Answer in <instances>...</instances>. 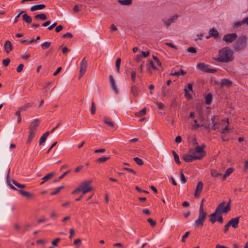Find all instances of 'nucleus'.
Segmentation results:
<instances>
[{
    "instance_id": "obj_1",
    "label": "nucleus",
    "mask_w": 248,
    "mask_h": 248,
    "mask_svg": "<svg viewBox=\"0 0 248 248\" xmlns=\"http://www.w3.org/2000/svg\"><path fill=\"white\" fill-rule=\"evenodd\" d=\"M233 51L228 47H224L218 51V57L214 58L216 61L221 62H229L233 59Z\"/></svg>"
},
{
    "instance_id": "obj_2",
    "label": "nucleus",
    "mask_w": 248,
    "mask_h": 248,
    "mask_svg": "<svg viewBox=\"0 0 248 248\" xmlns=\"http://www.w3.org/2000/svg\"><path fill=\"white\" fill-rule=\"evenodd\" d=\"M93 182L92 180L84 181L78 187L75 189L72 193L75 194L81 191L83 192V194H85L87 192L91 191L93 188L91 186V185L92 184Z\"/></svg>"
},
{
    "instance_id": "obj_3",
    "label": "nucleus",
    "mask_w": 248,
    "mask_h": 248,
    "mask_svg": "<svg viewBox=\"0 0 248 248\" xmlns=\"http://www.w3.org/2000/svg\"><path fill=\"white\" fill-rule=\"evenodd\" d=\"M247 37L245 35L239 37L236 42L233 44L234 50L237 52H239L245 49L247 45Z\"/></svg>"
},
{
    "instance_id": "obj_4",
    "label": "nucleus",
    "mask_w": 248,
    "mask_h": 248,
    "mask_svg": "<svg viewBox=\"0 0 248 248\" xmlns=\"http://www.w3.org/2000/svg\"><path fill=\"white\" fill-rule=\"evenodd\" d=\"M207 214L204 212L199 211V217L195 221V225L196 227L203 226L205 221Z\"/></svg>"
},
{
    "instance_id": "obj_5",
    "label": "nucleus",
    "mask_w": 248,
    "mask_h": 248,
    "mask_svg": "<svg viewBox=\"0 0 248 248\" xmlns=\"http://www.w3.org/2000/svg\"><path fill=\"white\" fill-rule=\"evenodd\" d=\"M179 16L178 15H174L173 16H171L170 18L166 19L163 18L162 21L163 23L164 26L168 28L169 26H170L173 23L175 22V21L178 18Z\"/></svg>"
},
{
    "instance_id": "obj_6",
    "label": "nucleus",
    "mask_w": 248,
    "mask_h": 248,
    "mask_svg": "<svg viewBox=\"0 0 248 248\" xmlns=\"http://www.w3.org/2000/svg\"><path fill=\"white\" fill-rule=\"evenodd\" d=\"M197 67L202 71L209 73H214L216 72L217 71L216 69L210 68L208 65H206L203 63H199L198 64Z\"/></svg>"
},
{
    "instance_id": "obj_7",
    "label": "nucleus",
    "mask_w": 248,
    "mask_h": 248,
    "mask_svg": "<svg viewBox=\"0 0 248 248\" xmlns=\"http://www.w3.org/2000/svg\"><path fill=\"white\" fill-rule=\"evenodd\" d=\"M221 205H218L216 208L214 213L210 215V222L214 224L217 220V216L220 215V209L221 208Z\"/></svg>"
},
{
    "instance_id": "obj_8",
    "label": "nucleus",
    "mask_w": 248,
    "mask_h": 248,
    "mask_svg": "<svg viewBox=\"0 0 248 248\" xmlns=\"http://www.w3.org/2000/svg\"><path fill=\"white\" fill-rule=\"evenodd\" d=\"M203 157V155H192L189 154L184 155L183 159L186 162H190L194 159H201Z\"/></svg>"
},
{
    "instance_id": "obj_9",
    "label": "nucleus",
    "mask_w": 248,
    "mask_h": 248,
    "mask_svg": "<svg viewBox=\"0 0 248 248\" xmlns=\"http://www.w3.org/2000/svg\"><path fill=\"white\" fill-rule=\"evenodd\" d=\"M237 37V35L235 33H229L225 35L222 40L227 43H231L233 42Z\"/></svg>"
},
{
    "instance_id": "obj_10",
    "label": "nucleus",
    "mask_w": 248,
    "mask_h": 248,
    "mask_svg": "<svg viewBox=\"0 0 248 248\" xmlns=\"http://www.w3.org/2000/svg\"><path fill=\"white\" fill-rule=\"evenodd\" d=\"M87 67V62L84 58L80 64V78L85 73Z\"/></svg>"
},
{
    "instance_id": "obj_11",
    "label": "nucleus",
    "mask_w": 248,
    "mask_h": 248,
    "mask_svg": "<svg viewBox=\"0 0 248 248\" xmlns=\"http://www.w3.org/2000/svg\"><path fill=\"white\" fill-rule=\"evenodd\" d=\"M39 122V119H34L29 125V129L30 131L35 133L37 130V127L38 126V123Z\"/></svg>"
},
{
    "instance_id": "obj_12",
    "label": "nucleus",
    "mask_w": 248,
    "mask_h": 248,
    "mask_svg": "<svg viewBox=\"0 0 248 248\" xmlns=\"http://www.w3.org/2000/svg\"><path fill=\"white\" fill-rule=\"evenodd\" d=\"M204 145L202 146H197L194 150L190 149L189 152L192 154H195L196 153L200 154V155H203V157L204 156L205 154L204 152Z\"/></svg>"
},
{
    "instance_id": "obj_13",
    "label": "nucleus",
    "mask_w": 248,
    "mask_h": 248,
    "mask_svg": "<svg viewBox=\"0 0 248 248\" xmlns=\"http://www.w3.org/2000/svg\"><path fill=\"white\" fill-rule=\"evenodd\" d=\"M202 189L203 183L202 182L199 181L198 183L194 194V195L196 197H199L200 196Z\"/></svg>"
},
{
    "instance_id": "obj_14",
    "label": "nucleus",
    "mask_w": 248,
    "mask_h": 248,
    "mask_svg": "<svg viewBox=\"0 0 248 248\" xmlns=\"http://www.w3.org/2000/svg\"><path fill=\"white\" fill-rule=\"evenodd\" d=\"M239 218V217H236L235 218H232L228 222V223L230 226H232L233 228H236L238 227Z\"/></svg>"
},
{
    "instance_id": "obj_15",
    "label": "nucleus",
    "mask_w": 248,
    "mask_h": 248,
    "mask_svg": "<svg viewBox=\"0 0 248 248\" xmlns=\"http://www.w3.org/2000/svg\"><path fill=\"white\" fill-rule=\"evenodd\" d=\"M221 204H222V206L220 209V215H221L223 213H227L230 210L231 205H229V204H227L226 205V206L223 208V206L225 204V202H223L221 203H220V204H219V205H221Z\"/></svg>"
},
{
    "instance_id": "obj_16",
    "label": "nucleus",
    "mask_w": 248,
    "mask_h": 248,
    "mask_svg": "<svg viewBox=\"0 0 248 248\" xmlns=\"http://www.w3.org/2000/svg\"><path fill=\"white\" fill-rule=\"evenodd\" d=\"M4 48L6 53H9L13 49V46L9 41H6L4 45Z\"/></svg>"
},
{
    "instance_id": "obj_17",
    "label": "nucleus",
    "mask_w": 248,
    "mask_h": 248,
    "mask_svg": "<svg viewBox=\"0 0 248 248\" xmlns=\"http://www.w3.org/2000/svg\"><path fill=\"white\" fill-rule=\"evenodd\" d=\"M55 175V172H51L42 178L43 181L40 183V185H43L45 182L49 180Z\"/></svg>"
},
{
    "instance_id": "obj_18",
    "label": "nucleus",
    "mask_w": 248,
    "mask_h": 248,
    "mask_svg": "<svg viewBox=\"0 0 248 248\" xmlns=\"http://www.w3.org/2000/svg\"><path fill=\"white\" fill-rule=\"evenodd\" d=\"M10 169L9 168H8V171H7V175L6 176V181L7 183L8 184V185L10 186V187L13 190H16L17 189L14 186H13L11 183L10 181Z\"/></svg>"
},
{
    "instance_id": "obj_19",
    "label": "nucleus",
    "mask_w": 248,
    "mask_h": 248,
    "mask_svg": "<svg viewBox=\"0 0 248 248\" xmlns=\"http://www.w3.org/2000/svg\"><path fill=\"white\" fill-rule=\"evenodd\" d=\"M49 131H46L41 136L39 141V145H41L43 142H44L46 141L47 137L49 135Z\"/></svg>"
},
{
    "instance_id": "obj_20",
    "label": "nucleus",
    "mask_w": 248,
    "mask_h": 248,
    "mask_svg": "<svg viewBox=\"0 0 248 248\" xmlns=\"http://www.w3.org/2000/svg\"><path fill=\"white\" fill-rule=\"evenodd\" d=\"M17 191L20 194H21L23 196L26 197L27 198H31L33 197V194L29 192L24 191L22 189H19V190H17Z\"/></svg>"
},
{
    "instance_id": "obj_21",
    "label": "nucleus",
    "mask_w": 248,
    "mask_h": 248,
    "mask_svg": "<svg viewBox=\"0 0 248 248\" xmlns=\"http://www.w3.org/2000/svg\"><path fill=\"white\" fill-rule=\"evenodd\" d=\"M109 78H110V82L111 86L112 88H113L114 91L116 93L119 92V91L118 90V89L116 87V84L115 83V80H114V79L113 78L112 76H110Z\"/></svg>"
},
{
    "instance_id": "obj_22",
    "label": "nucleus",
    "mask_w": 248,
    "mask_h": 248,
    "mask_svg": "<svg viewBox=\"0 0 248 248\" xmlns=\"http://www.w3.org/2000/svg\"><path fill=\"white\" fill-rule=\"evenodd\" d=\"M45 7H46V5L44 4H43L36 5H34V6L31 7V12H33L36 10L43 9L45 8Z\"/></svg>"
},
{
    "instance_id": "obj_23",
    "label": "nucleus",
    "mask_w": 248,
    "mask_h": 248,
    "mask_svg": "<svg viewBox=\"0 0 248 248\" xmlns=\"http://www.w3.org/2000/svg\"><path fill=\"white\" fill-rule=\"evenodd\" d=\"M218 34H219V33L214 28L210 29L209 31V36H212V37H214L215 38H217L218 36Z\"/></svg>"
},
{
    "instance_id": "obj_24",
    "label": "nucleus",
    "mask_w": 248,
    "mask_h": 248,
    "mask_svg": "<svg viewBox=\"0 0 248 248\" xmlns=\"http://www.w3.org/2000/svg\"><path fill=\"white\" fill-rule=\"evenodd\" d=\"M232 84V82L230 80L227 79H223L221 80V85L222 86L230 87Z\"/></svg>"
},
{
    "instance_id": "obj_25",
    "label": "nucleus",
    "mask_w": 248,
    "mask_h": 248,
    "mask_svg": "<svg viewBox=\"0 0 248 248\" xmlns=\"http://www.w3.org/2000/svg\"><path fill=\"white\" fill-rule=\"evenodd\" d=\"M22 18L23 20L27 23H31L32 21V18H31V17L26 14H24L22 16Z\"/></svg>"
},
{
    "instance_id": "obj_26",
    "label": "nucleus",
    "mask_w": 248,
    "mask_h": 248,
    "mask_svg": "<svg viewBox=\"0 0 248 248\" xmlns=\"http://www.w3.org/2000/svg\"><path fill=\"white\" fill-rule=\"evenodd\" d=\"M152 69L155 70V69H157V68L155 66L154 62L152 61H150L149 63V66L148 67V70L149 71V72L151 73Z\"/></svg>"
},
{
    "instance_id": "obj_27",
    "label": "nucleus",
    "mask_w": 248,
    "mask_h": 248,
    "mask_svg": "<svg viewBox=\"0 0 248 248\" xmlns=\"http://www.w3.org/2000/svg\"><path fill=\"white\" fill-rule=\"evenodd\" d=\"M212 94H207L205 96V103L207 105H209L211 104L212 100Z\"/></svg>"
},
{
    "instance_id": "obj_28",
    "label": "nucleus",
    "mask_w": 248,
    "mask_h": 248,
    "mask_svg": "<svg viewBox=\"0 0 248 248\" xmlns=\"http://www.w3.org/2000/svg\"><path fill=\"white\" fill-rule=\"evenodd\" d=\"M103 122L106 124H107V125L108 126H109L110 127H113L114 126V124L113 122L109 121L108 119V118H107V117L104 118V119L103 120Z\"/></svg>"
},
{
    "instance_id": "obj_29",
    "label": "nucleus",
    "mask_w": 248,
    "mask_h": 248,
    "mask_svg": "<svg viewBox=\"0 0 248 248\" xmlns=\"http://www.w3.org/2000/svg\"><path fill=\"white\" fill-rule=\"evenodd\" d=\"M34 18L36 19H40L42 20H45L46 19L47 17L45 14H40L36 15L34 16Z\"/></svg>"
},
{
    "instance_id": "obj_30",
    "label": "nucleus",
    "mask_w": 248,
    "mask_h": 248,
    "mask_svg": "<svg viewBox=\"0 0 248 248\" xmlns=\"http://www.w3.org/2000/svg\"><path fill=\"white\" fill-rule=\"evenodd\" d=\"M233 170V169L232 168H229L227 169L225 172L224 175L223 176V178L224 179H226V178L230 174H231Z\"/></svg>"
},
{
    "instance_id": "obj_31",
    "label": "nucleus",
    "mask_w": 248,
    "mask_h": 248,
    "mask_svg": "<svg viewBox=\"0 0 248 248\" xmlns=\"http://www.w3.org/2000/svg\"><path fill=\"white\" fill-rule=\"evenodd\" d=\"M146 113V108H143L142 110H140L138 112L135 113V115L137 117H141L144 115H145Z\"/></svg>"
},
{
    "instance_id": "obj_32",
    "label": "nucleus",
    "mask_w": 248,
    "mask_h": 248,
    "mask_svg": "<svg viewBox=\"0 0 248 248\" xmlns=\"http://www.w3.org/2000/svg\"><path fill=\"white\" fill-rule=\"evenodd\" d=\"M211 175L212 177H217L222 176V174L218 172L216 170H211Z\"/></svg>"
},
{
    "instance_id": "obj_33",
    "label": "nucleus",
    "mask_w": 248,
    "mask_h": 248,
    "mask_svg": "<svg viewBox=\"0 0 248 248\" xmlns=\"http://www.w3.org/2000/svg\"><path fill=\"white\" fill-rule=\"evenodd\" d=\"M70 171V170H69L67 171L64 172L62 174L61 176H60V177L58 178H57V179H55L53 181V183H56V182L59 181L60 180L63 179Z\"/></svg>"
},
{
    "instance_id": "obj_34",
    "label": "nucleus",
    "mask_w": 248,
    "mask_h": 248,
    "mask_svg": "<svg viewBox=\"0 0 248 248\" xmlns=\"http://www.w3.org/2000/svg\"><path fill=\"white\" fill-rule=\"evenodd\" d=\"M35 134V133L30 131L29 135V137H28V139L27 141V143L30 144L31 142V141L32 140V139L34 137Z\"/></svg>"
},
{
    "instance_id": "obj_35",
    "label": "nucleus",
    "mask_w": 248,
    "mask_h": 248,
    "mask_svg": "<svg viewBox=\"0 0 248 248\" xmlns=\"http://www.w3.org/2000/svg\"><path fill=\"white\" fill-rule=\"evenodd\" d=\"M188 90L192 92H193L192 90V84L191 83H188L187 85V86L185 87V88L184 89L185 93H188Z\"/></svg>"
},
{
    "instance_id": "obj_36",
    "label": "nucleus",
    "mask_w": 248,
    "mask_h": 248,
    "mask_svg": "<svg viewBox=\"0 0 248 248\" xmlns=\"http://www.w3.org/2000/svg\"><path fill=\"white\" fill-rule=\"evenodd\" d=\"M172 153L173 155L175 161L177 164L180 165L181 162L179 160V156L175 151H173Z\"/></svg>"
},
{
    "instance_id": "obj_37",
    "label": "nucleus",
    "mask_w": 248,
    "mask_h": 248,
    "mask_svg": "<svg viewBox=\"0 0 248 248\" xmlns=\"http://www.w3.org/2000/svg\"><path fill=\"white\" fill-rule=\"evenodd\" d=\"M119 2L122 5H129L131 4L132 0H119Z\"/></svg>"
},
{
    "instance_id": "obj_38",
    "label": "nucleus",
    "mask_w": 248,
    "mask_h": 248,
    "mask_svg": "<svg viewBox=\"0 0 248 248\" xmlns=\"http://www.w3.org/2000/svg\"><path fill=\"white\" fill-rule=\"evenodd\" d=\"M133 160L139 166H142L144 164L142 160H141V159H140L139 157H134L133 158Z\"/></svg>"
},
{
    "instance_id": "obj_39",
    "label": "nucleus",
    "mask_w": 248,
    "mask_h": 248,
    "mask_svg": "<svg viewBox=\"0 0 248 248\" xmlns=\"http://www.w3.org/2000/svg\"><path fill=\"white\" fill-rule=\"evenodd\" d=\"M64 188V186H59L57 188H56L54 191L51 193V195H56L58 194L61 190Z\"/></svg>"
},
{
    "instance_id": "obj_40",
    "label": "nucleus",
    "mask_w": 248,
    "mask_h": 248,
    "mask_svg": "<svg viewBox=\"0 0 248 248\" xmlns=\"http://www.w3.org/2000/svg\"><path fill=\"white\" fill-rule=\"evenodd\" d=\"M109 159V157L102 156L97 159L96 161L97 162H104Z\"/></svg>"
},
{
    "instance_id": "obj_41",
    "label": "nucleus",
    "mask_w": 248,
    "mask_h": 248,
    "mask_svg": "<svg viewBox=\"0 0 248 248\" xmlns=\"http://www.w3.org/2000/svg\"><path fill=\"white\" fill-rule=\"evenodd\" d=\"M51 45L50 42H46L41 44V46L43 49H46L48 48Z\"/></svg>"
},
{
    "instance_id": "obj_42",
    "label": "nucleus",
    "mask_w": 248,
    "mask_h": 248,
    "mask_svg": "<svg viewBox=\"0 0 248 248\" xmlns=\"http://www.w3.org/2000/svg\"><path fill=\"white\" fill-rule=\"evenodd\" d=\"M121 62V59L120 58H118L116 60V70H117V72H119Z\"/></svg>"
},
{
    "instance_id": "obj_43",
    "label": "nucleus",
    "mask_w": 248,
    "mask_h": 248,
    "mask_svg": "<svg viewBox=\"0 0 248 248\" xmlns=\"http://www.w3.org/2000/svg\"><path fill=\"white\" fill-rule=\"evenodd\" d=\"M147 221L150 224L151 226L152 227H155L156 225V222L154 220L151 218H149L147 219Z\"/></svg>"
},
{
    "instance_id": "obj_44",
    "label": "nucleus",
    "mask_w": 248,
    "mask_h": 248,
    "mask_svg": "<svg viewBox=\"0 0 248 248\" xmlns=\"http://www.w3.org/2000/svg\"><path fill=\"white\" fill-rule=\"evenodd\" d=\"M243 24H245V22H244V19L242 21H238L234 23L233 27L234 28H238Z\"/></svg>"
},
{
    "instance_id": "obj_45",
    "label": "nucleus",
    "mask_w": 248,
    "mask_h": 248,
    "mask_svg": "<svg viewBox=\"0 0 248 248\" xmlns=\"http://www.w3.org/2000/svg\"><path fill=\"white\" fill-rule=\"evenodd\" d=\"M30 106H31L30 104L27 103L25 106L20 107L19 108L21 111H25L27 109V108Z\"/></svg>"
},
{
    "instance_id": "obj_46",
    "label": "nucleus",
    "mask_w": 248,
    "mask_h": 248,
    "mask_svg": "<svg viewBox=\"0 0 248 248\" xmlns=\"http://www.w3.org/2000/svg\"><path fill=\"white\" fill-rule=\"evenodd\" d=\"M153 58L155 62L156 63V64L158 66H161V62H160L159 60L158 59V58L156 56L153 55Z\"/></svg>"
},
{
    "instance_id": "obj_47",
    "label": "nucleus",
    "mask_w": 248,
    "mask_h": 248,
    "mask_svg": "<svg viewBox=\"0 0 248 248\" xmlns=\"http://www.w3.org/2000/svg\"><path fill=\"white\" fill-rule=\"evenodd\" d=\"M180 178H181V181H182V182L183 184H185L186 183V179L184 173L182 172H181V174H180Z\"/></svg>"
},
{
    "instance_id": "obj_48",
    "label": "nucleus",
    "mask_w": 248,
    "mask_h": 248,
    "mask_svg": "<svg viewBox=\"0 0 248 248\" xmlns=\"http://www.w3.org/2000/svg\"><path fill=\"white\" fill-rule=\"evenodd\" d=\"M190 233L189 232H187L185 233V234L182 236L181 241L182 242L184 243L186 241V239L188 237Z\"/></svg>"
},
{
    "instance_id": "obj_49",
    "label": "nucleus",
    "mask_w": 248,
    "mask_h": 248,
    "mask_svg": "<svg viewBox=\"0 0 248 248\" xmlns=\"http://www.w3.org/2000/svg\"><path fill=\"white\" fill-rule=\"evenodd\" d=\"M95 110H96V109H95V104L93 102L92 103V107H91V114H94L95 112Z\"/></svg>"
},
{
    "instance_id": "obj_50",
    "label": "nucleus",
    "mask_w": 248,
    "mask_h": 248,
    "mask_svg": "<svg viewBox=\"0 0 248 248\" xmlns=\"http://www.w3.org/2000/svg\"><path fill=\"white\" fill-rule=\"evenodd\" d=\"M60 241V238H57L51 242V244L54 246H57V243Z\"/></svg>"
},
{
    "instance_id": "obj_51",
    "label": "nucleus",
    "mask_w": 248,
    "mask_h": 248,
    "mask_svg": "<svg viewBox=\"0 0 248 248\" xmlns=\"http://www.w3.org/2000/svg\"><path fill=\"white\" fill-rule=\"evenodd\" d=\"M10 62V60L9 58L4 59L2 61V63H3V65L5 66H8L9 65Z\"/></svg>"
},
{
    "instance_id": "obj_52",
    "label": "nucleus",
    "mask_w": 248,
    "mask_h": 248,
    "mask_svg": "<svg viewBox=\"0 0 248 248\" xmlns=\"http://www.w3.org/2000/svg\"><path fill=\"white\" fill-rule=\"evenodd\" d=\"M131 92L133 93H137V92H142V91L140 90L139 88L133 86L131 88Z\"/></svg>"
},
{
    "instance_id": "obj_53",
    "label": "nucleus",
    "mask_w": 248,
    "mask_h": 248,
    "mask_svg": "<svg viewBox=\"0 0 248 248\" xmlns=\"http://www.w3.org/2000/svg\"><path fill=\"white\" fill-rule=\"evenodd\" d=\"M155 104L157 105L158 108L159 109H162L164 108L165 106L163 103L158 102H156Z\"/></svg>"
},
{
    "instance_id": "obj_54",
    "label": "nucleus",
    "mask_w": 248,
    "mask_h": 248,
    "mask_svg": "<svg viewBox=\"0 0 248 248\" xmlns=\"http://www.w3.org/2000/svg\"><path fill=\"white\" fill-rule=\"evenodd\" d=\"M24 65L23 64H20L16 68V71L18 73H20L23 70Z\"/></svg>"
},
{
    "instance_id": "obj_55",
    "label": "nucleus",
    "mask_w": 248,
    "mask_h": 248,
    "mask_svg": "<svg viewBox=\"0 0 248 248\" xmlns=\"http://www.w3.org/2000/svg\"><path fill=\"white\" fill-rule=\"evenodd\" d=\"M187 51L188 52L192 53H196V50L193 47H188V49H187Z\"/></svg>"
},
{
    "instance_id": "obj_56",
    "label": "nucleus",
    "mask_w": 248,
    "mask_h": 248,
    "mask_svg": "<svg viewBox=\"0 0 248 248\" xmlns=\"http://www.w3.org/2000/svg\"><path fill=\"white\" fill-rule=\"evenodd\" d=\"M63 38H72L73 37V35L71 33L67 32L64 34L63 35Z\"/></svg>"
},
{
    "instance_id": "obj_57",
    "label": "nucleus",
    "mask_w": 248,
    "mask_h": 248,
    "mask_svg": "<svg viewBox=\"0 0 248 248\" xmlns=\"http://www.w3.org/2000/svg\"><path fill=\"white\" fill-rule=\"evenodd\" d=\"M204 199H202L201 201V204H200V209H199V211H202V212H204V210H203V202H204Z\"/></svg>"
},
{
    "instance_id": "obj_58",
    "label": "nucleus",
    "mask_w": 248,
    "mask_h": 248,
    "mask_svg": "<svg viewBox=\"0 0 248 248\" xmlns=\"http://www.w3.org/2000/svg\"><path fill=\"white\" fill-rule=\"evenodd\" d=\"M63 29V27L62 25H59L55 28V31L56 32H59Z\"/></svg>"
},
{
    "instance_id": "obj_59",
    "label": "nucleus",
    "mask_w": 248,
    "mask_h": 248,
    "mask_svg": "<svg viewBox=\"0 0 248 248\" xmlns=\"http://www.w3.org/2000/svg\"><path fill=\"white\" fill-rule=\"evenodd\" d=\"M229 130V128L228 126H226L221 131V133L223 134H225L228 133Z\"/></svg>"
},
{
    "instance_id": "obj_60",
    "label": "nucleus",
    "mask_w": 248,
    "mask_h": 248,
    "mask_svg": "<svg viewBox=\"0 0 248 248\" xmlns=\"http://www.w3.org/2000/svg\"><path fill=\"white\" fill-rule=\"evenodd\" d=\"M165 45H166L168 46H170L171 48H174L175 49H177V46L173 45L171 43H166Z\"/></svg>"
},
{
    "instance_id": "obj_61",
    "label": "nucleus",
    "mask_w": 248,
    "mask_h": 248,
    "mask_svg": "<svg viewBox=\"0 0 248 248\" xmlns=\"http://www.w3.org/2000/svg\"><path fill=\"white\" fill-rule=\"evenodd\" d=\"M142 212L144 214L146 215H150L151 214L150 210L148 209H143L142 210Z\"/></svg>"
},
{
    "instance_id": "obj_62",
    "label": "nucleus",
    "mask_w": 248,
    "mask_h": 248,
    "mask_svg": "<svg viewBox=\"0 0 248 248\" xmlns=\"http://www.w3.org/2000/svg\"><path fill=\"white\" fill-rule=\"evenodd\" d=\"M175 141L177 143H180L182 141V138L180 136H178L175 138Z\"/></svg>"
},
{
    "instance_id": "obj_63",
    "label": "nucleus",
    "mask_w": 248,
    "mask_h": 248,
    "mask_svg": "<svg viewBox=\"0 0 248 248\" xmlns=\"http://www.w3.org/2000/svg\"><path fill=\"white\" fill-rule=\"evenodd\" d=\"M113 246L119 247L121 248H124V245L121 243H115V244H113Z\"/></svg>"
},
{
    "instance_id": "obj_64",
    "label": "nucleus",
    "mask_w": 248,
    "mask_h": 248,
    "mask_svg": "<svg viewBox=\"0 0 248 248\" xmlns=\"http://www.w3.org/2000/svg\"><path fill=\"white\" fill-rule=\"evenodd\" d=\"M217 220L220 223H223V218L221 216V215H219V216H217Z\"/></svg>"
}]
</instances>
